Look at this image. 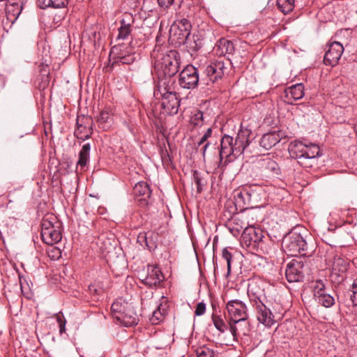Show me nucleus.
Returning <instances> with one entry per match:
<instances>
[{
    "mask_svg": "<svg viewBox=\"0 0 357 357\" xmlns=\"http://www.w3.org/2000/svg\"><path fill=\"white\" fill-rule=\"evenodd\" d=\"M252 132L248 128H241L238 131L236 137V146H231L233 137L225 135L221 139L220 150L219 152L220 160H222L224 158H237L241 155L250 143V135Z\"/></svg>",
    "mask_w": 357,
    "mask_h": 357,
    "instance_id": "obj_1",
    "label": "nucleus"
},
{
    "mask_svg": "<svg viewBox=\"0 0 357 357\" xmlns=\"http://www.w3.org/2000/svg\"><path fill=\"white\" fill-rule=\"evenodd\" d=\"M152 56L155 58V68L161 71L165 76L173 77L180 68V55L176 50L159 53L156 47L153 51Z\"/></svg>",
    "mask_w": 357,
    "mask_h": 357,
    "instance_id": "obj_2",
    "label": "nucleus"
},
{
    "mask_svg": "<svg viewBox=\"0 0 357 357\" xmlns=\"http://www.w3.org/2000/svg\"><path fill=\"white\" fill-rule=\"evenodd\" d=\"M41 238L47 245L59 243L62 238L61 223L52 214L45 215L41 221Z\"/></svg>",
    "mask_w": 357,
    "mask_h": 357,
    "instance_id": "obj_3",
    "label": "nucleus"
},
{
    "mask_svg": "<svg viewBox=\"0 0 357 357\" xmlns=\"http://www.w3.org/2000/svg\"><path fill=\"white\" fill-rule=\"evenodd\" d=\"M282 248L284 252L290 256H306L307 243L303 236L296 231L289 233L282 241Z\"/></svg>",
    "mask_w": 357,
    "mask_h": 357,
    "instance_id": "obj_4",
    "label": "nucleus"
},
{
    "mask_svg": "<svg viewBox=\"0 0 357 357\" xmlns=\"http://www.w3.org/2000/svg\"><path fill=\"white\" fill-rule=\"evenodd\" d=\"M114 316L126 326L137 324L139 319L132 304L128 303L114 302L111 306Z\"/></svg>",
    "mask_w": 357,
    "mask_h": 357,
    "instance_id": "obj_5",
    "label": "nucleus"
},
{
    "mask_svg": "<svg viewBox=\"0 0 357 357\" xmlns=\"http://www.w3.org/2000/svg\"><path fill=\"white\" fill-rule=\"evenodd\" d=\"M266 286L265 282L260 278H254L249 280L248 296L252 305L266 301Z\"/></svg>",
    "mask_w": 357,
    "mask_h": 357,
    "instance_id": "obj_6",
    "label": "nucleus"
},
{
    "mask_svg": "<svg viewBox=\"0 0 357 357\" xmlns=\"http://www.w3.org/2000/svg\"><path fill=\"white\" fill-rule=\"evenodd\" d=\"M93 119L89 116H77L76 121V128L74 135L78 139L84 141L89 139L93 134Z\"/></svg>",
    "mask_w": 357,
    "mask_h": 357,
    "instance_id": "obj_7",
    "label": "nucleus"
},
{
    "mask_svg": "<svg viewBox=\"0 0 357 357\" xmlns=\"http://www.w3.org/2000/svg\"><path fill=\"white\" fill-rule=\"evenodd\" d=\"M198 82V70L192 65H188L179 74L178 84L183 89H193Z\"/></svg>",
    "mask_w": 357,
    "mask_h": 357,
    "instance_id": "obj_8",
    "label": "nucleus"
},
{
    "mask_svg": "<svg viewBox=\"0 0 357 357\" xmlns=\"http://www.w3.org/2000/svg\"><path fill=\"white\" fill-rule=\"evenodd\" d=\"M257 321L266 327L271 328L277 320L276 314H274L265 304V302L258 303L252 305Z\"/></svg>",
    "mask_w": 357,
    "mask_h": 357,
    "instance_id": "obj_9",
    "label": "nucleus"
},
{
    "mask_svg": "<svg viewBox=\"0 0 357 357\" xmlns=\"http://www.w3.org/2000/svg\"><path fill=\"white\" fill-rule=\"evenodd\" d=\"M229 321L242 318H248L247 306L240 300L229 301L226 305Z\"/></svg>",
    "mask_w": 357,
    "mask_h": 357,
    "instance_id": "obj_10",
    "label": "nucleus"
},
{
    "mask_svg": "<svg viewBox=\"0 0 357 357\" xmlns=\"http://www.w3.org/2000/svg\"><path fill=\"white\" fill-rule=\"evenodd\" d=\"M344 52L342 45L337 41H334L327 45L324 62L326 65L335 66Z\"/></svg>",
    "mask_w": 357,
    "mask_h": 357,
    "instance_id": "obj_11",
    "label": "nucleus"
},
{
    "mask_svg": "<svg viewBox=\"0 0 357 357\" xmlns=\"http://www.w3.org/2000/svg\"><path fill=\"white\" fill-rule=\"evenodd\" d=\"M256 167L266 176H276L280 172L278 164L268 155L258 158Z\"/></svg>",
    "mask_w": 357,
    "mask_h": 357,
    "instance_id": "obj_12",
    "label": "nucleus"
},
{
    "mask_svg": "<svg viewBox=\"0 0 357 357\" xmlns=\"http://www.w3.org/2000/svg\"><path fill=\"white\" fill-rule=\"evenodd\" d=\"M134 18L130 13H125L120 20V26L118 29V36L116 40L132 39V32L133 31Z\"/></svg>",
    "mask_w": 357,
    "mask_h": 357,
    "instance_id": "obj_13",
    "label": "nucleus"
},
{
    "mask_svg": "<svg viewBox=\"0 0 357 357\" xmlns=\"http://www.w3.org/2000/svg\"><path fill=\"white\" fill-rule=\"evenodd\" d=\"M303 263L301 261L292 259L288 263L285 275L289 282H298L303 278Z\"/></svg>",
    "mask_w": 357,
    "mask_h": 357,
    "instance_id": "obj_14",
    "label": "nucleus"
},
{
    "mask_svg": "<svg viewBox=\"0 0 357 357\" xmlns=\"http://www.w3.org/2000/svg\"><path fill=\"white\" fill-rule=\"evenodd\" d=\"M6 22L13 24L19 17L23 8L22 0H6Z\"/></svg>",
    "mask_w": 357,
    "mask_h": 357,
    "instance_id": "obj_15",
    "label": "nucleus"
},
{
    "mask_svg": "<svg viewBox=\"0 0 357 357\" xmlns=\"http://www.w3.org/2000/svg\"><path fill=\"white\" fill-rule=\"evenodd\" d=\"M174 84L175 81L172 79V77L165 76L163 77H159L157 84V89L154 92V95L156 97H164L167 96L169 93H176L174 91Z\"/></svg>",
    "mask_w": 357,
    "mask_h": 357,
    "instance_id": "obj_16",
    "label": "nucleus"
},
{
    "mask_svg": "<svg viewBox=\"0 0 357 357\" xmlns=\"http://www.w3.org/2000/svg\"><path fill=\"white\" fill-rule=\"evenodd\" d=\"M242 238L248 246L257 247L264 238L262 231L254 227H247L243 230Z\"/></svg>",
    "mask_w": 357,
    "mask_h": 357,
    "instance_id": "obj_17",
    "label": "nucleus"
},
{
    "mask_svg": "<svg viewBox=\"0 0 357 357\" xmlns=\"http://www.w3.org/2000/svg\"><path fill=\"white\" fill-rule=\"evenodd\" d=\"M225 66L222 60L218 59L208 64L205 69V74L212 82L221 79L225 73Z\"/></svg>",
    "mask_w": 357,
    "mask_h": 357,
    "instance_id": "obj_18",
    "label": "nucleus"
},
{
    "mask_svg": "<svg viewBox=\"0 0 357 357\" xmlns=\"http://www.w3.org/2000/svg\"><path fill=\"white\" fill-rule=\"evenodd\" d=\"M164 279L165 277L158 266L149 265L147 275L142 280V282L152 288L160 284Z\"/></svg>",
    "mask_w": 357,
    "mask_h": 357,
    "instance_id": "obj_19",
    "label": "nucleus"
},
{
    "mask_svg": "<svg viewBox=\"0 0 357 357\" xmlns=\"http://www.w3.org/2000/svg\"><path fill=\"white\" fill-rule=\"evenodd\" d=\"M229 331L234 340H236L237 337L241 335H248L250 331V326L248 318H242L239 319L233 320L229 321Z\"/></svg>",
    "mask_w": 357,
    "mask_h": 357,
    "instance_id": "obj_20",
    "label": "nucleus"
},
{
    "mask_svg": "<svg viewBox=\"0 0 357 357\" xmlns=\"http://www.w3.org/2000/svg\"><path fill=\"white\" fill-rule=\"evenodd\" d=\"M134 194L137 202L142 206H148L151 195V190L149 184L144 181L138 182L134 187Z\"/></svg>",
    "mask_w": 357,
    "mask_h": 357,
    "instance_id": "obj_21",
    "label": "nucleus"
},
{
    "mask_svg": "<svg viewBox=\"0 0 357 357\" xmlns=\"http://www.w3.org/2000/svg\"><path fill=\"white\" fill-rule=\"evenodd\" d=\"M347 268L348 263L346 260L340 257H335L332 265L331 277H335L337 282H342L345 278L344 273Z\"/></svg>",
    "mask_w": 357,
    "mask_h": 357,
    "instance_id": "obj_22",
    "label": "nucleus"
},
{
    "mask_svg": "<svg viewBox=\"0 0 357 357\" xmlns=\"http://www.w3.org/2000/svg\"><path fill=\"white\" fill-rule=\"evenodd\" d=\"M162 106L169 114H176L179 107V100L176 93H169L167 96L162 97Z\"/></svg>",
    "mask_w": 357,
    "mask_h": 357,
    "instance_id": "obj_23",
    "label": "nucleus"
},
{
    "mask_svg": "<svg viewBox=\"0 0 357 357\" xmlns=\"http://www.w3.org/2000/svg\"><path fill=\"white\" fill-rule=\"evenodd\" d=\"M286 98L289 104L293 101L301 99L304 96V86L303 84H294L285 89Z\"/></svg>",
    "mask_w": 357,
    "mask_h": 357,
    "instance_id": "obj_24",
    "label": "nucleus"
},
{
    "mask_svg": "<svg viewBox=\"0 0 357 357\" xmlns=\"http://www.w3.org/2000/svg\"><path fill=\"white\" fill-rule=\"evenodd\" d=\"M190 36V32H183L181 29L176 27V25H172L169 29V40L172 43L176 45L185 44V42L188 39Z\"/></svg>",
    "mask_w": 357,
    "mask_h": 357,
    "instance_id": "obj_25",
    "label": "nucleus"
},
{
    "mask_svg": "<svg viewBox=\"0 0 357 357\" xmlns=\"http://www.w3.org/2000/svg\"><path fill=\"white\" fill-rule=\"evenodd\" d=\"M281 140V136L276 132L264 134L260 139V146L266 150L271 149Z\"/></svg>",
    "mask_w": 357,
    "mask_h": 357,
    "instance_id": "obj_26",
    "label": "nucleus"
},
{
    "mask_svg": "<svg viewBox=\"0 0 357 357\" xmlns=\"http://www.w3.org/2000/svg\"><path fill=\"white\" fill-rule=\"evenodd\" d=\"M234 45L233 43L225 38L220 39L215 47V51L217 54L225 55L226 54H233L234 52Z\"/></svg>",
    "mask_w": 357,
    "mask_h": 357,
    "instance_id": "obj_27",
    "label": "nucleus"
},
{
    "mask_svg": "<svg viewBox=\"0 0 357 357\" xmlns=\"http://www.w3.org/2000/svg\"><path fill=\"white\" fill-rule=\"evenodd\" d=\"M98 123L102 128L108 129L113 123L112 113L108 108L104 109L100 112L97 119Z\"/></svg>",
    "mask_w": 357,
    "mask_h": 357,
    "instance_id": "obj_28",
    "label": "nucleus"
},
{
    "mask_svg": "<svg viewBox=\"0 0 357 357\" xmlns=\"http://www.w3.org/2000/svg\"><path fill=\"white\" fill-rule=\"evenodd\" d=\"M91 145L89 143L84 144L78 154V160L77 166L84 168L86 166L89 160Z\"/></svg>",
    "mask_w": 357,
    "mask_h": 357,
    "instance_id": "obj_29",
    "label": "nucleus"
},
{
    "mask_svg": "<svg viewBox=\"0 0 357 357\" xmlns=\"http://www.w3.org/2000/svg\"><path fill=\"white\" fill-rule=\"evenodd\" d=\"M132 48L130 45H125L124 44L118 43L113 46L111 49V54L114 56L115 60H118L121 56L126 55L127 53H132Z\"/></svg>",
    "mask_w": 357,
    "mask_h": 357,
    "instance_id": "obj_30",
    "label": "nucleus"
},
{
    "mask_svg": "<svg viewBox=\"0 0 357 357\" xmlns=\"http://www.w3.org/2000/svg\"><path fill=\"white\" fill-rule=\"evenodd\" d=\"M305 149H306V144L300 141H295L290 144L289 151L292 158L298 160L300 155L304 156Z\"/></svg>",
    "mask_w": 357,
    "mask_h": 357,
    "instance_id": "obj_31",
    "label": "nucleus"
},
{
    "mask_svg": "<svg viewBox=\"0 0 357 357\" xmlns=\"http://www.w3.org/2000/svg\"><path fill=\"white\" fill-rule=\"evenodd\" d=\"M40 8H62L68 5V0H38Z\"/></svg>",
    "mask_w": 357,
    "mask_h": 357,
    "instance_id": "obj_32",
    "label": "nucleus"
},
{
    "mask_svg": "<svg viewBox=\"0 0 357 357\" xmlns=\"http://www.w3.org/2000/svg\"><path fill=\"white\" fill-rule=\"evenodd\" d=\"M277 5L284 14H287L294 9V0H277Z\"/></svg>",
    "mask_w": 357,
    "mask_h": 357,
    "instance_id": "obj_33",
    "label": "nucleus"
},
{
    "mask_svg": "<svg viewBox=\"0 0 357 357\" xmlns=\"http://www.w3.org/2000/svg\"><path fill=\"white\" fill-rule=\"evenodd\" d=\"M317 159L315 158H313L312 157H307L305 155H300L298 157V160H297V162L301 166L305 169H307L317 165Z\"/></svg>",
    "mask_w": 357,
    "mask_h": 357,
    "instance_id": "obj_34",
    "label": "nucleus"
},
{
    "mask_svg": "<svg viewBox=\"0 0 357 357\" xmlns=\"http://www.w3.org/2000/svg\"><path fill=\"white\" fill-rule=\"evenodd\" d=\"M316 300L319 304L325 307H330L335 303L334 298L326 291L322 294L320 297L317 298Z\"/></svg>",
    "mask_w": 357,
    "mask_h": 357,
    "instance_id": "obj_35",
    "label": "nucleus"
},
{
    "mask_svg": "<svg viewBox=\"0 0 357 357\" xmlns=\"http://www.w3.org/2000/svg\"><path fill=\"white\" fill-rule=\"evenodd\" d=\"M304 155L307 157H312L317 158L321 155L320 154V149L318 145L315 144L310 143L309 144H306V149H305Z\"/></svg>",
    "mask_w": 357,
    "mask_h": 357,
    "instance_id": "obj_36",
    "label": "nucleus"
},
{
    "mask_svg": "<svg viewBox=\"0 0 357 357\" xmlns=\"http://www.w3.org/2000/svg\"><path fill=\"white\" fill-rule=\"evenodd\" d=\"M186 47L188 48V51L190 53V54H193L198 50L201 48L202 42L197 39H191L190 37H188V39L185 42Z\"/></svg>",
    "mask_w": 357,
    "mask_h": 357,
    "instance_id": "obj_37",
    "label": "nucleus"
},
{
    "mask_svg": "<svg viewBox=\"0 0 357 357\" xmlns=\"http://www.w3.org/2000/svg\"><path fill=\"white\" fill-rule=\"evenodd\" d=\"M158 234L151 231L148 236V243L146 248L149 250H155L158 246Z\"/></svg>",
    "mask_w": 357,
    "mask_h": 357,
    "instance_id": "obj_38",
    "label": "nucleus"
},
{
    "mask_svg": "<svg viewBox=\"0 0 357 357\" xmlns=\"http://www.w3.org/2000/svg\"><path fill=\"white\" fill-rule=\"evenodd\" d=\"M204 114L201 111H197L191 117L190 123L194 126L200 127L204 123Z\"/></svg>",
    "mask_w": 357,
    "mask_h": 357,
    "instance_id": "obj_39",
    "label": "nucleus"
},
{
    "mask_svg": "<svg viewBox=\"0 0 357 357\" xmlns=\"http://www.w3.org/2000/svg\"><path fill=\"white\" fill-rule=\"evenodd\" d=\"M314 296L315 299L320 297L322 294L326 291V287L323 281L317 280L313 285Z\"/></svg>",
    "mask_w": 357,
    "mask_h": 357,
    "instance_id": "obj_40",
    "label": "nucleus"
},
{
    "mask_svg": "<svg viewBox=\"0 0 357 357\" xmlns=\"http://www.w3.org/2000/svg\"><path fill=\"white\" fill-rule=\"evenodd\" d=\"M351 292L348 291V296H349V305H352L354 306H357V278L355 279L351 285Z\"/></svg>",
    "mask_w": 357,
    "mask_h": 357,
    "instance_id": "obj_41",
    "label": "nucleus"
},
{
    "mask_svg": "<svg viewBox=\"0 0 357 357\" xmlns=\"http://www.w3.org/2000/svg\"><path fill=\"white\" fill-rule=\"evenodd\" d=\"M193 178L197 187V191L198 193H201L202 191V187L205 185L206 182L201 177L200 173L197 171H194Z\"/></svg>",
    "mask_w": 357,
    "mask_h": 357,
    "instance_id": "obj_42",
    "label": "nucleus"
},
{
    "mask_svg": "<svg viewBox=\"0 0 357 357\" xmlns=\"http://www.w3.org/2000/svg\"><path fill=\"white\" fill-rule=\"evenodd\" d=\"M197 357H213L214 352L206 347H202L196 350Z\"/></svg>",
    "mask_w": 357,
    "mask_h": 357,
    "instance_id": "obj_43",
    "label": "nucleus"
},
{
    "mask_svg": "<svg viewBox=\"0 0 357 357\" xmlns=\"http://www.w3.org/2000/svg\"><path fill=\"white\" fill-rule=\"evenodd\" d=\"M135 60V57L133 55V52L132 53H127L124 56H121V58L118 60H116V63H120L122 64H130L134 62Z\"/></svg>",
    "mask_w": 357,
    "mask_h": 357,
    "instance_id": "obj_44",
    "label": "nucleus"
},
{
    "mask_svg": "<svg viewBox=\"0 0 357 357\" xmlns=\"http://www.w3.org/2000/svg\"><path fill=\"white\" fill-rule=\"evenodd\" d=\"M222 257L227 261V274L229 275L231 272V262L232 259V255L230 252H229L228 249L225 248L222 251Z\"/></svg>",
    "mask_w": 357,
    "mask_h": 357,
    "instance_id": "obj_45",
    "label": "nucleus"
},
{
    "mask_svg": "<svg viewBox=\"0 0 357 357\" xmlns=\"http://www.w3.org/2000/svg\"><path fill=\"white\" fill-rule=\"evenodd\" d=\"M213 321L215 327L221 333H223L226 328V326L223 320L218 316L213 317Z\"/></svg>",
    "mask_w": 357,
    "mask_h": 357,
    "instance_id": "obj_46",
    "label": "nucleus"
},
{
    "mask_svg": "<svg viewBox=\"0 0 357 357\" xmlns=\"http://www.w3.org/2000/svg\"><path fill=\"white\" fill-rule=\"evenodd\" d=\"M210 144H211L210 142H207V139L204 136H203V135L202 136L200 140L197 143V146L198 147H199L202 145H203V146L202 148V155H203V158H205V154H206V149L210 146Z\"/></svg>",
    "mask_w": 357,
    "mask_h": 357,
    "instance_id": "obj_47",
    "label": "nucleus"
},
{
    "mask_svg": "<svg viewBox=\"0 0 357 357\" xmlns=\"http://www.w3.org/2000/svg\"><path fill=\"white\" fill-rule=\"evenodd\" d=\"M56 321L59 324V332L61 334L66 331V320L63 317V314H57L56 315Z\"/></svg>",
    "mask_w": 357,
    "mask_h": 357,
    "instance_id": "obj_48",
    "label": "nucleus"
},
{
    "mask_svg": "<svg viewBox=\"0 0 357 357\" xmlns=\"http://www.w3.org/2000/svg\"><path fill=\"white\" fill-rule=\"evenodd\" d=\"M18 278L21 292L26 298H29L30 297V292L29 290L26 291V288L24 286V282H26V280L20 275H19Z\"/></svg>",
    "mask_w": 357,
    "mask_h": 357,
    "instance_id": "obj_49",
    "label": "nucleus"
},
{
    "mask_svg": "<svg viewBox=\"0 0 357 357\" xmlns=\"http://www.w3.org/2000/svg\"><path fill=\"white\" fill-rule=\"evenodd\" d=\"M137 243L142 245H145L146 247V243H148V236L146 232H141L137 236Z\"/></svg>",
    "mask_w": 357,
    "mask_h": 357,
    "instance_id": "obj_50",
    "label": "nucleus"
},
{
    "mask_svg": "<svg viewBox=\"0 0 357 357\" xmlns=\"http://www.w3.org/2000/svg\"><path fill=\"white\" fill-rule=\"evenodd\" d=\"M205 311H206L205 303L203 302H200L196 306L195 314L197 316H201L204 314Z\"/></svg>",
    "mask_w": 357,
    "mask_h": 357,
    "instance_id": "obj_51",
    "label": "nucleus"
},
{
    "mask_svg": "<svg viewBox=\"0 0 357 357\" xmlns=\"http://www.w3.org/2000/svg\"><path fill=\"white\" fill-rule=\"evenodd\" d=\"M160 7L167 8L173 4L174 0H157Z\"/></svg>",
    "mask_w": 357,
    "mask_h": 357,
    "instance_id": "obj_52",
    "label": "nucleus"
},
{
    "mask_svg": "<svg viewBox=\"0 0 357 357\" xmlns=\"http://www.w3.org/2000/svg\"><path fill=\"white\" fill-rule=\"evenodd\" d=\"M89 291L91 295L96 296L100 294L102 290L100 289L96 288L94 284H91L88 287Z\"/></svg>",
    "mask_w": 357,
    "mask_h": 357,
    "instance_id": "obj_53",
    "label": "nucleus"
},
{
    "mask_svg": "<svg viewBox=\"0 0 357 357\" xmlns=\"http://www.w3.org/2000/svg\"><path fill=\"white\" fill-rule=\"evenodd\" d=\"M238 222H241V220L237 218H233L230 222V225L236 224L237 225L236 227L234 228L233 229H236L237 231H239L240 229L243 228V225L242 224L238 223Z\"/></svg>",
    "mask_w": 357,
    "mask_h": 357,
    "instance_id": "obj_54",
    "label": "nucleus"
},
{
    "mask_svg": "<svg viewBox=\"0 0 357 357\" xmlns=\"http://www.w3.org/2000/svg\"><path fill=\"white\" fill-rule=\"evenodd\" d=\"M161 313L159 311L155 310L153 312V317L151 318V321L154 323L155 321H159L161 319Z\"/></svg>",
    "mask_w": 357,
    "mask_h": 357,
    "instance_id": "obj_55",
    "label": "nucleus"
},
{
    "mask_svg": "<svg viewBox=\"0 0 357 357\" xmlns=\"http://www.w3.org/2000/svg\"><path fill=\"white\" fill-rule=\"evenodd\" d=\"M178 24L182 25L183 26L187 27V29H191V24L187 19L181 20Z\"/></svg>",
    "mask_w": 357,
    "mask_h": 357,
    "instance_id": "obj_56",
    "label": "nucleus"
},
{
    "mask_svg": "<svg viewBox=\"0 0 357 357\" xmlns=\"http://www.w3.org/2000/svg\"><path fill=\"white\" fill-rule=\"evenodd\" d=\"M173 25H176V27H178L179 29H181V30L183 32H184V31H185V32H190V29H187V27L183 26L182 25H181L179 24H174Z\"/></svg>",
    "mask_w": 357,
    "mask_h": 357,
    "instance_id": "obj_57",
    "label": "nucleus"
},
{
    "mask_svg": "<svg viewBox=\"0 0 357 357\" xmlns=\"http://www.w3.org/2000/svg\"><path fill=\"white\" fill-rule=\"evenodd\" d=\"M212 135V130L211 128H208L205 133L203 135L207 139L211 136Z\"/></svg>",
    "mask_w": 357,
    "mask_h": 357,
    "instance_id": "obj_58",
    "label": "nucleus"
},
{
    "mask_svg": "<svg viewBox=\"0 0 357 357\" xmlns=\"http://www.w3.org/2000/svg\"><path fill=\"white\" fill-rule=\"evenodd\" d=\"M212 135V130L211 128H208L205 133L203 135L207 139L211 136Z\"/></svg>",
    "mask_w": 357,
    "mask_h": 357,
    "instance_id": "obj_59",
    "label": "nucleus"
},
{
    "mask_svg": "<svg viewBox=\"0 0 357 357\" xmlns=\"http://www.w3.org/2000/svg\"><path fill=\"white\" fill-rule=\"evenodd\" d=\"M168 157H169V154L167 153V150H162V151H161L162 160H164L165 158H168Z\"/></svg>",
    "mask_w": 357,
    "mask_h": 357,
    "instance_id": "obj_60",
    "label": "nucleus"
},
{
    "mask_svg": "<svg viewBox=\"0 0 357 357\" xmlns=\"http://www.w3.org/2000/svg\"><path fill=\"white\" fill-rule=\"evenodd\" d=\"M231 146H236V139H233V143H231Z\"/></svg>",
    "mask_w": 357,
    "mask_h": 357,
    "instance_id": "obj_61",
    "label": "nucleus"
},
{
    "mask_svg": "<svg viewBox=\"0 0 357 357\" xmlns=\"http://www.w3.org/2000/svg\"><path fill=\"white\" fill-rule=\"evenodd\" d=\"M56 254H57V255H60V254H61L60 250H58V249H56Z\"/></svg>",
    "mask_w": 357,
    "mask_h": 357,
    "instance_id": "obj_62",
    "label": "nucleus"
},
{
    "mask_svg": "<svg viewBox=\"0 0 357 357\" xmlns=\"http://www.w3.org/2000/svg\"><path fill=\"white\" fill-rule=\"evenodd\" d=\"M15 288L16 289H18V287H17V285L16 284H15Z\"/></svg>",
    "mask_w": 357,
    "mask_h": 357,
    "instance_id": "obj_63",
    "label": "nucleus"
}]
</instances>
